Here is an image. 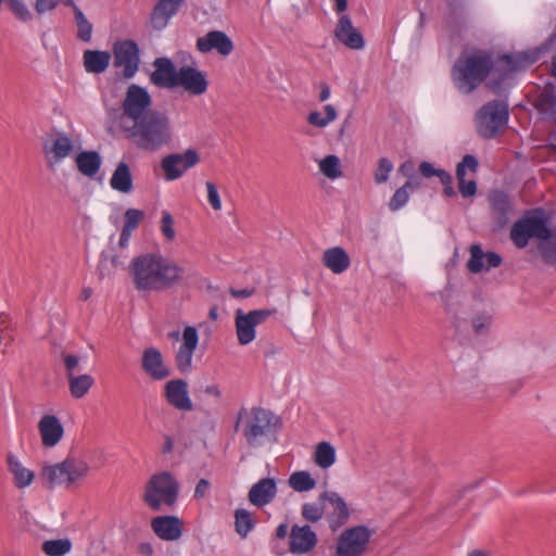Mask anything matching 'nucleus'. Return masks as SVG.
<instances>
[{"instance_id":"obj_64","label":"nucleus","mask_w":556,"mask_h":556,"mask_svg":"<svg viewBox=\"0 0 556 556\" xmlns=\"http://www.w3.org/2000/svg\"><path fill=\"white\" fill-rule=\"evenodd\" d=\"M435 177H438L441 181V184L444 186V185H448V184H453V177L452 175L446 172L445 169H441L439 168L438 170V174L435 175Z\"/></svg>"},{"instance_id":"obj_53","label":"nucleus","mask_w":556,"mask_h":556,"mask_svg":"<svg viewBox=\"0 0 556 556\" xmlns=\"http://www.w3.org/2000/svg\"><path fill=\"white\" fill-rule=\"evenodd\" d=\"M491 325L490 316H477L472 319V328L476 334L484 333Z\"/></svg>"},{"instance_id":"obj_63","label":"nucleus","mask_w":556,"mask_h":556,"mask_svg":"<svg viewBox=\"0 0 556 556\" xmlns=\"http://www.w3.org/2000/svg\"><path fill=\"white\" fill-rule=\"evenodd\" d=\"M445 312H446V314L451 315L453 326H454L456 329H458V328H459V326H460V319H459V317H458V315H457L456 311H455V309H453V307H452V305H451V304H448V303H446V304H445Z\"/></svg>"},{"instance_id":"obj_49","label":"nucleus","mask_w":556,"mask_h":556,"mask_svg":"<svg viewBox=\"0 0 556 556\" xmlns=\"http://www.w3.org/2000/svg\"><path fill=\"white\" fill-rule=\"evenodd\" d=\"M144 218V212L137 208H128L124 214V226L127 229L135 230Z\"/></svg>"},{"instance_id":"obj_39","label":"nucleus","mask_w":556,"mask_h":556,"mask_svg":"<svg viewBox=\"0 0 556 556\" xmlns=\"http://www.w3.org/2000/svg\"><path fill=\"white\" fill-rule=\"evenodd\" d=\"M327 507L324 501H320V495L317 502L305 503L302 505L301 515L307 522L316 523L325 516Z\"/></svg>"},{"instance_id":"obj_27","label":"nucleus","mask_w":556,"mask_h":556,"mask_svg":"<svg viewBox=\"0 0 556 556\" xmlns=\"http://www.w3.org/2000/svg\"><path fill=\"white\" fill-rule=\"evenodd\" d=\"M184 1L185 0H159L150 16L152 28L156 30L165 28L169 20L178 12Z\"/></svg>"},{"instance_id":"obj_44","label":"nucleus","mask_w":556,"mask_h":556,"mask_svg":"<svg viewBox=\"0 0 556 556\" xmlns=\"http://www.w3.org/2000/svg\"><path fill=\"white\" fill-rule=\"evenodd\" d=\"M77 26V37L85 42H89L92 36V24L87 20L81 10H76L74 14Z\"/></svg>"},{"instance_id":"obj_11","label":"nucleus","mask_w":556,"mask_h":556,"mask_svg":"<svg viewBox=\"0 0 556 556\" xmlns=\"http://www.w3.org/2000/svg\"><path fill=\"white\" fill-rule=\"evenodd\" d=\"M152 98L148 90L137 84L128 86L122 102V122L126 119L131 123L153 111L151 109Z\"/></svg>"},{"instance_id":"obj_14","label":"nucleus","mask_w":556,"mask_h":556,"mask_svg":"<svg viewBox=\"0 0 556 556\" xmlns=\"http://www.w3.org/2000/svg\"><path fill=\"white\" fill-rule=\"evenodd\" d=\"M490 206V216L495 230L505 228L514 211V201L511 197L503 190L494 189L488 194Z\"/></svg>"},{"instance_id":"obj_28","label":"nucleus","mask_w":556,"mask_h":556,"mask_svg":"<svg viewBox=\"0 0 556 556\" xmlns=\"http://www.w3.org/2000/svg\"><path fill=\"white\" fill-rule=\"evenodd\" d=\"M151 528L162 540L176 541L181 536V521L176 516H159L151 521Z\"/></svg>"},{"instance_id":"obj_18","label":"nucleus","mask_w":556,"mask_h":556,"mask_svg":"<svg viewBox=\"0 0 556 556\" xmlns=\"http://www.w3.org/2000/svg\"><path fill=\"white\" fill-rule=\"evenodd\" d=\"M177 87H182L191 96H202L207 91L206 75L193 66H181L178 70Z\"/></svg>"},{"instance_id":"obj_56","label":"nucleus","mask_w":556,"mask_h":556,"mask_svg":"<svg viewBox=\"0 0 556 556\" xmlns=\"http://www.w3.org/2000/svg\"><path fill=\"white\" fill-rule=\"evenodd\" d=\"M450 14L453 17L459 16L465 9V0H445Z\"/></svg>"},{"instance_id":"obj_51","label":"nucleus","mask_w":556,"mask_h":556,"mask_svg":"<svg viewBox=\"0 0 556 556\" xmlns=\"http://www.w3.org/2000/svg\"><path fill=\"white\" fill-rule=\"evenodd\" d=\"M513 72H509L508 67L506 71L501 74L498 78H492L488 81L486 87L494 93V94H502L505 90L504 88V81L510 76Z\"/></svg>"},{"instance_id":"obj_43","label":"nucleus","mask_w":556,"mask_h":556,"mask_svg":"<svg viewBox=\"0 0 556 556\" xmlns=\"http://www.w3.org/2000/svg\"><path fill=\"white\" fill-rule=\"evenodd\" d=\"M324 110L326 113L325 117H323L320 112L313 111L307 115V122L315 127L324 128L337 118V111L331 104L325 105Z\"/></svg>"},{"instance_id":"obj_41","label":"nucleus","mask_w":556,"mask_h":556,"mask_svg":"<svg viewBox=\"0 0 556 556\" xmlns=\"http://www.w3.org/2000/svg\"><path fill=\"white\" fill-rule=\"evenodd\" d=\"M41 549L47 556H64L71 552L72 541L67 538L47 540L42 543Z\"/></svg>"},{"instance_id":"obj_46","label":"nucleus","mask_w":556,"mask_h":556,"mask_svg":"<svg viewBox=\"0 0 556 556\" xmlns=\"http://www.w3.org/2000/svg\"><path fill=\"white\" fill-rule=\"evenodd\" d=\"M9 5L10 10L14 14V16L21 22H29L33 20V13L27 8V5L23 2V0H4Z\"/></svg>"},{"instance_id":"obj_9","label":"nucleus","mask_w":556,"mask_h":556,"mask_svg":"<svg viewBox=\"0 0 556 556\" xmlns=\"http://www.w3.org/2000/svg\"><path fill=\"white\" fill-rule=\"evenodd\" d=\"M276 313V308L253 309L248 313L238 308L235 313V327L239 344L251 343L256 337V326L265 323Z\"/></svg>"},{"instance_id":"obj_48","label":"nucleus","mask_w":556,"mask_h":556,"mask_svg":"<svg viewBox=\"0 0 556 556\" xmlns=\"http://www.w3.org/2000/svg\"><path fill=\"white\" fill-rule=\"evenodd\" d=\"M393 170V163L387 159L381 157L378 161L377 168L375 170V182L378 185L384 184L389 179L390 173Z\"/></svg>"},{"instance_id":"obj_30","label":"nucleus","mask_w":556,"mask_h":556,"mask_svg":"<svg viewBox=\"0 0 556 556\" xmlns=\"http://www.w3.org/2000/svg\"><path fill=\"white\" fill-rule=\"evenodd\" d=\"M111 53L101 50H86L83 54L85 71L89 74L104 73L111 62Z\"/></svg>"},{"instance_id":"obj_36","label":"nucleus","mask_w":556,"mask_h":556,"mask_svg":"<svg viewBox=\"0 0 556 556\" xmlns=\"http://www.w3.org/2000/svg\"><path fill=\"white\" fill-rule=\"evenodd\" d=\"M67 379L70 392L74 399L84 397L94 383V379L87 374L79 376L71 375V377Z\"/></svg>"},{"instance_id":"obj_17","label":"nucleus","mask_w":556,"mask_h":556,"mask_svg":"<svg viewBox=\"0 0 556 556\" xmlns=\"http://www.w3.org/2000/svg\"><path fill=\"white\" fill-rule=\"evenodd\" d=\"M320 501H324L325 505L328 504L331 508L329 511H327V520L329 522V527L332 530L341 528L349 521L351 516L349 506L344 498L337 492H323L320 494Z\"/></svg>"},{"instance_id":"obj_42","label":"nucleus","mask_w":556,"mask_h":556,"mask_svg":"<svg viewBox=\"0 0 556 556\" xmlns=\"http://www.w3.org/2000/svg\"><path fill=\"white\" fill-rule=\"evenodd\" d=\"M319 169L329 179H336L342 176L340 159L334 154H330L324 157L319 162Z\"/></svg>"},{"instance_id":"obj_61","label":"nucleus","mask_w":556,"mask_h":556,"mask_svg":"<svg viewBox=\"0 0 556 556\" xmlns=\"http://www.w3.org/2000/svg\"><path fill=\"white\" fill-rule=\"evenodd\" d=\"M229 293L231 296L233 298H242V299H245V298H249L251 295H253L255 293V289L254 288H251V289H241V290H238V289H235V288H230L229 289Z\"/></svg>"},{"instance_id":"obj_33","label":"nucleus","mask_w":556,"mask_h":556,"mask_svg":"<svg viewBox=\"0 0 556 556\" xmlns=\"http://www.w3.org/2000/svg\"><path fill=\"white\" fill-rule=\"evenodd\" d=\"M78 172L87 177H93L100 169L102 159L97 151H83L75 157Z\"/></svg>"},{"instance_id":"obj_10","label":"nucleus","mask_w":556,"mask_h":556,"mask_svg":"<svg viewBox=\"0 0 556 556\" xmlns=\"http://www.w3.org/2000/svg\"><path fill=\"white\" fill-rule=\"evenodd\" d=\"M370 538L371 531L363 525L343 530L337 540V556H364Z\"/></svg>"},{"instance_id":"obj_5","label":"nucleus","mask_w":556,"mask_h":556,"mask_svg":"<svg viewBox=\"0 0 556 556\" xmlns=\"http://www.w3.org/2000/svg\"><path fill=\"white\" fill-rule=\"evenodd\" d=\"M279 427L280 419L263 407H242L235 422V431L242 430L250 447L262 445L263 439L274 435Z\"/></svg>"},{"instance_id":"obj_4","label":"nucleus","mask_w":556,"mask_h":556,"mask_svg":"<svg viewBox=\"0 0 556 556\" xmlns=\"http://www.w3.org/2000/svg\"><path fill=\"white\" fill-rule=\"evenodd\" d=\"M493 67V59L486 51L460 55L451 70L452 81L460 93L470 94L488 78Z\"/></svg>"},{"instance_id":"obj_34","label":"nucleus","mask_w":556,"mask_h":556,"mask_svg":"<svg viewBox=\"0 0 556 556\" xmlns=\"http://www.w3.org/2000/svg\"><path fill=\"white\" fill-rule=\"evenodd\" d=\"M110 186L112 189L122 193H129L132 190V175L126 162H119L117 164L110 179Z\"/></svg>"},{"instance_id":"obj_1","label":"nucleus","mask_w":556,"mask_h":556,"mask_svg":"<svg viewBox=\"0 0 556 556\" xmlns=\"http://www.w3.org/2000/svg\"><path fill=\"white\" fill-rule=\"evenodd\" d=\"M129 275L136 290L164 292L182 282L185 269L161 254L144 253L132 258Z\"/></svg>"},{"instance_id":"obj_19","label":"nucleus","mask_w":556,"mask_h":556,"mask_svg":"<svg viewBox=\"0 0 556 556\" xmlns=\"http://www.w3.org/2000/svg\"><path fill=\"white\" fill-rule=\"evenodd\" d=\"M154 71L150 74V81L166 89L177 88L178 70L168 58H156L153 62Z\"/></svg>"},{"instance_id":"obj_47","label":"nucleus","mask_w":556,"mask_h":556,"mask_svg":"<svg viewBox=\"0 0 556 556\" xmlns=\"http://www.w3.org/2000/svg\"><path fill=\"white\" fill-rule=\"evenodd\" d=\"M470 258L467 263V267L471 273H480L484 265H483V258L484 253L479 244H472L470 245Z\"/></svg>"},{"instance_id":"obj_55","label":"nucleus","mask_w":556,"mask_h":556,"mask_svg":"<svg viewBox=\"0 0 556 556\" xmlns=\"http://www.w3.org/2000/svg\"><path fill=\"white\" fill-rule=\"evenodd\" d=\"M63 361H64V366L66 369V376H67V378H70L71 375H74V370L78 366L79 359L75 355L63 354Z\"/></svg>"},{"instance_id":"obj_25","label":"nucleus","mask_w":556,"mask_h":556,"mask_svg":"<svg viewBox=\"0 0 556 556\" xmlns=\"http://www.w3.org/2000/svg\"><path fill=\"white\" fill-rule=\"evenodd\" d=\"M38 431L42 445L46 447L55 446L63 438L64 427L54 415H43L38 422Z\"/></svg>"},{"instance_id":"obj_20","label":"nucleus","mask_w":556,"mask_h":556,"mask_svg":"<svg viewBox=\"0 0 556 556\" xmlns=\"http://www.w3.org/2000/svg\"><path fill=\"white\" fill-rule=\"evenodd\" d=\"M479 168L478 159L472 154H465L462 161L456 165V179L458 182V190L463 198H472L477 194V182L473 179L466 180V172L469 170L476 174Z\"/></svg>"},{"instance_id":"obj_3","label":"nucleus","mask_w":556,"mask_h":556,"mask_svg":"<svg viewBox=\"0 0 556 556\" xmlns=\"http://www.w3.org/2000/svg\"><path fill=\"white\" fill-rule=\"evenodd\" d=\"M123 128L137 148L143 151H159L173 140L169 117L157 110L150 111L147 115L132 122L130 126L123 125Z\"/></svg>"},{"instance_id":"obj_22","label":"nucleus","mask_w":556,"mask_h":556,"mask_svg":"<svg viewBox=\"0 0 556 556\" xmlns=\"http://www.w3.org/2000/svg\"><path fill=\"white\" fill-rule=\"evenodd\" d=\"M336 38L352 50H361L365 46L363 35L356 29L349 15H342L334 29Z\"/></svg>"},{"instance_id":"obj_35","label":"nucleus","mask_w":556,"mask_h":556,"mask_svg":"<svg viewBox=\"0 0 556 556\" xmlns=\"http://www.w3.org/2000/svg\"><path fill=\"white\" fill-rule=\"evenodd\" d=\"M8 468L14 477L15 486L18 489L28 486L35 478V473L25 468L13 455L8 456Z\"/></svg>"},{"instance_id":"obj_31","label":"nucleus","mask_w":556,"mask_h":556,"mask_svg":"<svg viewBox=\"0 0 556 556\" xmlns=\"http://www.w3.org/2000/svg\"><path fill=\"white\" fill-rule=\"evenodd\" d=\"M351 260L346 251L340 247L327 249L323 254V264L334 274H341L350 266Z\"/></svg>"},{"instance_id":"obj_26","label":"nucleus","mask_w":556,"mask_h":556,"mask_svg":"<svg viewBox=\"0 0 556 556\" xmlns=\"http://www.w3.org/2000/svg\"><path fill=\"white\" fill-rule=\"evenodd\" d=\"M141 367L154 380H163L170 372L164 365L162 353L155 348H148L142 353Z\"/></svg>"},{"instance_id":"obj_24","label":"nucleus","mask_w":556,"mask_h":556,"mask_svg":"<svg viewBox=\"0 0 556 556\" xmlns=\"http://www.w3.org/2000/svg\"><path fill=\"white\" fill-rule=\"evenodd\" d=\"M545 51L546 48L544 46H541L526 51L516 52L513 54H503L500 58V60L505 63L509 72L514 73L520 70H525L530 65L534 64L542 58Z\"/></svg>"},{"instance_id":"obj_8","label":"nucleus","mask_w":556,"mask_h":556,"mask_svg":"<svg viewBox=\"0 0 556 556\" xmlns=\"http://www.w3.org/2000/svg\"><path fill=\"white\" fill-rule=\"evenodd\" d=\"M179 484L168 471L151 476L148 480L143 502L154 511L161 510L162 504L172 507L178 497Z\"/></svg>"},{"instance_id":"obj_29","label":"nucleus","mask_w":556,"mask_h":556,"mask_svg":"<svg viewBox=\"0 0 556 556\" xmlns=\"http://www.w3.org/2000/svg\"><path fill=\"white\" fill-rule=\"evenodd\" d=\"M277 494V484L273 478H264L252 485L249 491V501L251 504L262 507L269 504Z\"/></svg>"},{"instance_id":"obj_52","label":"nucleus","mask_w":556,"mask_h":556,"mask_svg":"<svg viewBox=\"0 0 556 556\" xmlns=\"http://www.w3.org/2000/svg\"><path fill=\"white\" fill-rule=\"evenodd\" d=\"M205 186L207 190L208 203L214 211H219L222 208V201L216 185L212 181H206Z\"/></svg>"},{"instance_id":"obj_16","label":"nucleus","mask_w":556,"mask_h":556,"mask_svg":"<svg viewBox=\"0 0 556 556\" xmlns=\"http://www.w3.org/2000/svg\"><path fill=\"white\" fill-rule=\"evenodd\" d=\"M181 344L175 355V365L181 374L192 370V357L199 343L198 330L193 326L185 327L181 333Z\"/></svg>"},{"instance_id":"obj_62","label":"nucleus","mask_w":556,"mask_h":556,"mask_svg":"<svg viewBox=\"0 0 556 556\" xmlns=\"http://www.w3.org/2000/svg\"><path fill=\"white\" fill-rule=\"evenodd\" d=\"M131 232H132V230L123 227L121 237H119V241H118L119 248L124 249L128 245L129 239L131 237Z\"/></svg>"},{"instance_id":"obj_21","label":"nucleus","mask_w":556,"mask_h":556,"mask_svg":"<svg viewBox=\"0 0 556 556\" xmlns=\"http://www.w3.org/2000/svg\"><path fill=\"white\" fill-rule=\"evenodd\" d=\"M197 48L202 53L216 50L219 54L226 56L232 52L233 42L224 31L211 30L205 36L197 39Z\"/></svg>"},{"instance_id":"obj_58","label":"nucleus","mask_w":556,"mask_h":556,"mask_svg":"<svg viewBox=\"0 0 556 556\" xmlns=\"http://www.w3.org/2000/svg\"><path fill=\"white\" fill-rule=\"evenodd\" d=\"M439 168H434V166L429 162H421L419 165V173L425 178H431L438 174Z\"/></svg>"},{"instance_id":"obj_32","label":"nucleus","mask_w":556,"mask_h":556,"mask_svg":"<svg viewBox=\"0 0 556 556\" xmlns=\"http://www.w3.org/2000/svg\"><path fill=\"white\" fill-rule=\"evenodd\" d=\"M45 150L47 154H52V156L48 159L49 164H54L70 156L74 151V144L66 134L58 132L49 150H47V148H45Z\"/></svg>"},{"instance_id":"obj_50","label":"nucleus","mask_w":556,"mask_h":556,"mask_svg":"<svg viewBox=\"0 0 556 556\" xmlns=\"http://www.w3.org/2000/svg\"><path fill=\"white\" fill-rule=\"evenodd\" d=\"M161 231L167 241L175 239L174 218L168 211L162 212Z\"/></svg>"},{"instance_id":"obj_54","label":"nucleus","mask_w":556,"mask_h":556,"mask_svg":"<svg viewBox=\"0 0 556 556\" xmlns=\"http://www.w3.org/2000/svg\"><path fill=\"white\" fill-rule=\"evenodd\" d=\"M60 4V0H36L35 10L38 14L53 11Z\"/></svg>"},{"instance_id":"obj_40","label":"nucleus","mask_w":556,"mask_h":556,"mask_svg":"<svg viewBox=\"0 0 556 556\" xmlns=\"http://www.w3.org/2000/svg\"><path fill=\"white\" fill-rule=\"evenodd\" d=\"M255 520L250 511L244 508L236 509L235 511V529L241 536L245 538L249 532L254 528Z\"/></svg>"},{"instance_id":"obj_38","label":"nucleus","mask_w":556,"mask_h":556,"mask_svg":"<svg viewBox=\"0 0 556 556\" xmlns=\"http://www.w3.org/2000/svg\"><path fill=\"white\" fill-rule=\"evenodd\" d=\"M289 486L295 492H308L316 488V480L308 471H295L291 473L288 480Z\"/></svg>"},{"instance_id":"obj_45","label":"nucleus","mask_w":556,"mask_h":556,"mask_svg":"<svg viewBox=\"0 0 556 556\" xmlns=\"http://www.w3.org/2000/svg\"><path fill=\"white\" fill-rule=\"evenodd\" d=\"M412 187V181L407 180L402 187L395 190L394 194L390 199L389 208L392 212L399 211L402 208L408 201V188Z\"/></svg>"},{"instance_id":"obj_37","label":"nucleus","mask_w":556,"mask_h":556,"mask_svg":"<svg viewBox=\"0 0 556 556\" xmlns=\"http://www.w3.org/2000/svg\"><path fill=\"white\" fill-rule=\"evenodd\" d=\"M314 462L323 469H327L336 462V450L328 442H320L316 445Z\"/></svg>"},{"instance_id":"obj_13","label":"nucleus","mask_w":556,"mask_h":556,"mask_svg":"<svg viewBox=\"0 0 556 556\" xmlns=\"http://www.w3.org/2000/svg\"><path fill=\"white\" fill-rule=\"evenodd\" d=\"M199 162V153L194 149H188L184 153H172L164 156L161 161V168L166 180H176Z\"/></svg>"},{"instance_id":"obj_2","label":"nucleus","mask_w":556,"mask_h":556,"mask_svg":"<svg viewBox=\"0 0 556 556\" xmlns=\"http://www.w3.org/2000/svg\"><path fill=\"white\" fill-rule=\"evenodd\" d=\"M549 216L542 207L525 211L510 228V240L518 249H525L531 239H538V251L545 264H556V226H548Z\"/></svg>"},{"instance_id":"obj_6","label":"nucleus","mask_w":556,"mask_h":556,"mask_svg":"<svg viewBox=\"0 0 556 556\" xmlns=\"http://www.w3.org/2000/svg\"><path fill=\"white\" fill-rule=\"evenodd\" d=\"M89 464L77 456L68 455L63 462L42 468L41 478L49 490L55 486L72 489L79 486L88 477Z\"/></svg>"},{"instance_id":"obj_23","label":"nucleus","mask_w":556,"mask_h":556,"mask_svg":"<svg viewBox=\"0 0 556 556\" xmlns=\"http://www.w3.org/2000/svg\"><path fill=\"white\" fill-rule=\"evenodd\" d=\"M166 401L176 409L192 410L193 405L188 395V383L182 379H175L165 384Z\"/></svg>"},{"instance_id":"obj_12","label":"nucleus","mask_w":556,"mask_h":556,"mask_svg":"<svg viewBox=\"0 0 556 556\" xmlns=\"http://www.w3.org/2000/svg\"><path fill=\"white\" fill-rule=\"evenodd\" d=\"M113 65L122 68L125 79L132 78L139 71L140 66V49L138 43L132 39L117 40L112 47Z\"/></svg>"},{"instance_id":"obj_15","label":"nucleus","mask_w":556,"mask_h":556,"mask_svg":"<svg viewBox=\"0 0 556 556\" xmlns=\"http://www.w3.org/2000/svg\"><path fill=\"white\" fill-rule=\"evenodd\" d=\"M318 543L316 532L308 525H293L289 532V552L292 555H306L313 552Z\"/></svg>"},{"instance_id":"obj_60","label":"nucleus","mask_w":556,"mask_h":556,"mask_svg":"<svg viewBox=\"0 0 556 556\" xmlns=\"http://www.w3.org/2000/svg\"><path fill=\"white\" fill-rule=\"evenodd\" d=\"M415 172V165L412 161H405L399 167V173L405 177L413 178Z\"/></svg>"},{"instance_id":"obj_59","label":"nucleus","mask_w":556,"mask_h":556,"mask_svg":"<svg viewBox=\"0 0 556 556\" xmlns=\"http://www.w3.org/2000/svg\"><path fill=\"white\" fill-rule=\"evenodd\" d=\"M484 258L486 262V269L498 267L502 264L501 255L495 252L484 253Z\"/></svg>"},{"instance_id":"obj_57","label":"nucleus","mask_w":556,"mask_h":556,"mask_svg":"<svg viewBox=\"0 0 556 556\" xmlns=\"http://www.w3.org/2000/svg\"><path fill=\"white\" fill-rule=\"evenodd\" d=\"M211 488V483L206 479H200L194 489V497L203 498Z\"/></svg>"},{"instance_id":"obj_7","label":"nucleus","mask_w":556,"mask_h":556,"mask_svg":"<svg viewBox=\"0 0 556 556\" xmlns=\"http://www.w3.org/2000/svg\"><path fill=\"white\" fill-rule=\"evenodd\" d=\"M509 106L504 100L484 103L475 115V127L482 139H494L507 125Z\"/></svg>"}]
</instances>
